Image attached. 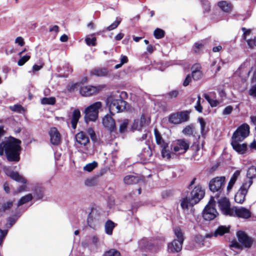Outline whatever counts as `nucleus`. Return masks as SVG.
I'll use <instances>...</instances> for the list:
<instances>
[{
    "instance_id": "nucleus-2",
    "label": "nucleus",
    "mask_w": 256,
    "mask_h": 256,
    "mask_svg": "<svg viewBox=\"0 0 256 256\" xmlns=\"http://www.w3.org/2000/svg\"><path fill=\"white\" fill-rule=\"evenodd\" d=\"M107 102L109 104L110 112L112 115L122 112L126 108V102L122 100L118 92L115 96H110Z\"/></svg>"
},
{
    "instance_id": "nucleus-24",
    "label": "nucleus",
    "mask_w": 256,
    "mask_h": 256,
    "mask_svg": "<svg viewBox=\"0 0 256 256\" xmlns=\"http://www.w3.org/2000/svg\"><path fill=\"white\" fill-rule=\"evenodd\" d=\"M200 66L198 64H194L192 68V77L195 80H200L202 76V73L200 70Z\"/></svg>"
},
{
    "instance_id": "nucleus-32",
    "label": "nucleus",
    "mask_w": 256,
    "mask_h": 256,
    "mask_svg": "<svg viewBox=\"0 0 256 256\" xmlns=\"http://www.w3.org/2000/svg\"><path fill=\"white\" fill-rule=\"evenodd\" d=\"M114 227L115 224L113 222L110 220H107L104 226L106 233L108 235H112Z\"/></svg>"
},
{
    "instance_id": "nucleus-50",
    "label": "nucleus",
    "mask_w": 256,
    "mask_h": 256,
    "mask_svg": "<svg viewBox=\"0 0 256 256\" xmlns=\"http://www.w3.org/2000/svg\"><path fill=\"white\" fill-rule=\"evenodd\" d=\"M247 44L250 48H253L254 46H256V37H254V38L248 39Z\"/></svg>"
},
{
    "instance_id": "nucleus-31",
    "label": "nucleus",
    "mask_w": 256,
    "mask_h": 256,
    "mask_svg": "<svg viewBox=\"0 0 256 256\" xmlns=\"http://www.w3.org/2000/svg\"><path fill=\"white\" fill-rule=\"evenodd\" d=\"M192 198H185L182 200L180 206L183 209H188L190 206H192L196 204L192 202Z\"/></svg>"
},
{
    "instance_id": "nucleus-28",
    "label": "nucleus",
    "mask_w": 256,
    "mask_h": 256,
    "mask_svg": "<svg viewBox=\"0 0 256 256\" xmlns=\"http://www.w3.org/2000/svg\"><path fill=\"white\" fill-rule=\"evenodd\" d=\"M80 116V113L79 110H75L72 113V117L70 120L72 127L73 129H76L78 122Z\"/></svg>"
},
{
    "instance_id": "nucleus-25",
    "label": "nucleus",
    "mask_w": 256,
    "mask_h": 256,
    "mask_svg": "<svg viewBox=\"0 0 256 256\" xmlns=\"http://www.w3.org/2000/svg\"><path fill=\"white\" fill-rule=\"evenodd\" d=\"M154 134L156 138V141L157 144L159 145L161 148H166L168 146L163 138H162L160 132L156 128L154 130Z\"/></svg>"
},
{
    "instance_id": "nucleus-49",
    "label": "nucleus",
    "mask_w": 256,
    "mask_h": 256,
    "mask_svg": "<svg viewBox=\"0 0 256 256\" xmlns=\"http://www.w3.org/2000/svg\"><path fill=\"white\" fill-rule=\"evenodd\" d=\"M162 155L164 158H166L168 160L171 158V154L168 151L166 150V148H162Z\"/></svg>"
},
{
    "instance_id": "nucleus-47",
    "label": "nucleus",
    "mask_w": 256,
    "mask_h": 256,
    "mask_svg": "<svg viewBox=\"0 0 256 256\" xmlns=\"http://www.w3.org/2000/svg\"><path fill=\"white\" fill-rule=\"evenodd\" d=\"M200 148L198 146H196V151L192 154V158L194 160H198L202 156V154L199 152Z\"/></svg>"
},
{
    "instance_id": "nucleus-29",
    "label": "nucleus",
    "mask_w": 256,
    "mask_h": 256,
    "mask_svg": "<svg viewBox=\"0 0 256 256\" xmlns=\"http://www.w3.org/2000/svg\"><path fill=\"white\" fill-rule=\"evenodd\" d=\"M247 178L244 182H252V179L256 178V168L254 166H250L247 171Z\"/></svg>"
},
{
    "instance_id": "nucleus-42",
    "label": "nucleus",
    "mask_w": 256,
    "mask_h": 256,
    "mask_svg": "<svg viewBox=\"0 0 256 256\" xmlns=\"http://www.w3.org/2000/svg\"><path fill=\"white\" fill-rule=\"evenodd\" d=\"M154 37L157 39L162 38L164 36V32L160 28H157L154 32Z\"/></svg>"
},
{
    "instance_id": "nucleus-5",
    "label": "nucleus",
    "mask_w": 256,
    "mask_h": 256,
    "mask_svg": "<svg viewBox=\"0 0 256 256\" xmlns=\"http://www.w3.org/2000/svg\"><path fill=\"white\" fill-rule=\"evenodd\" d=\"M216 199L218 198V196H212L211 198L208 202V204L206 206L204 209L203 210L202 216L206 220H212L214 219L218 213L216 209L214 207V204L215 203L214 198Z\"/></svg>"
},
{
    "instance_id": "nucleus-55",
    "label": "nucleus",
    "mask_w": 256,
    "mask_h": 256,
    "mask_svg": "<svg viewBox=\"0 0 256 256\" xmlns=\"http://www.w3.org/2000/svg\"><path fill=\"white\" fill-rule=\"evenodd\" d=\"M6 230H2L0 229V246L2 245L3 240L7 234Z\"/></svg>"
},
{
    "instance_id": "nucleus-63",
    "label": "nucleus",
    "mask_w": 256,
    "mask_h": 256,
    "mask_svg": "<svg viewBox=\"0 0 256 256\" xmlns=\"http://www.w3.org/2000/svg\"><path fill=\"white\" fill-rule=\"evenodd\" d=\"M15 42L21 46H24L25 44L24 39L20 36L16 38Z\"/></svg>"
},
{
    "instance_id": "nucleus-43",
    "label": "nucleus",
    "mask_w": 256,
    "mask_h": 256,
    "mask_svg": "<svg viewBox=\"0 0 256 256\" xmlns=\"http://www.w3.org/2000/svg\"><path fill=\"white\" fill-rule=\"evenodd\" d=\"M97 166V163L96 162H93L92 163H90L88 164H87L86 165L84 168V170L86 171H88V172H90L92 171Z\"/></svg>"
},
{
    "instance_id": "nucleus-8",
    "label": "nucleus",
    "mask_w": 256,
    "mask_h": 256,
    "mask_svg": "<svg viewBox=\"0 0 256 256\" xmlns=\"http://www.w3.org/2000/svg\"><path fill=\"white\" fill-rule=\"evenodd\" d=\"M250 133V126L246 124L240 126L234 132L232 140L242 141Z\"/></svg>"
},
{
    "instance_id": "nucleus-34",
    "label": "nucleus",
    "mask_w": 256,
    "mask_h": 256,
    "mask_svg": "<svg viewBox=\"0 0 256 256\" xmlns=\"http://www.w3.org/2000/svg\"><path fill=\"white\" fill-rule=\"evenodd\" d=\"M240 172L239 170L236 171L234 172V173L233 174V175L232 176L228 182V186H227L228 191H229L230 190L232 189V186L236 182L238 178L240 176Z\"/></svg>"
},
{
    "instance_id": "nucleus-45",
    "label": "nucleus",
    "mask_w": 256,
    "mask_h": 256,
    "mask_svg": "<svg viewBox=\"0 0 256 256\" xmlns=\"http://www.w3.org/2000/svg\"><path fill=\"white\" fill-rule=\"evenodd\" d=\"M142 126L140 124L139 120H135L133 122L132 125V128L133 130H140L142 129Z\"/></svg>"
},
{
    "instance_id": "nucleus-62",
    "label": "nucleus",
    "mask_w": 256,
    "mask_h": 256,
    "mask_svg": "<svg viewBox=\"0 0 256 256\" xmlns=\"http://www.w3.org/2000/svg\"><path fill=\"white\" fill-rule=\"evenodd\" d=\"M248 94L252 96H256V85L252 86L250 89Z\"/></svg>"
},
{
    "instance_id": "nucleus-37",
    "label": "nucleus",
    "mask_w": 256,
    "mask_h": 256,
    "mask_svg": "<svg viewBox=\"0 0 256 256\" xmlns=\"http://www.w3.org/2000/svg\"><path fill=\"white\" fill-rule=\"evenodd\" d=\"M118 122L120 123L119 128L120 132L121 133L124 132L128 124V119L118 120Z\"/></svg>"
},
{
    "instance_id": "nucleus-64",
    "label": "nucleus",
    "mask_w": 256,
    "mask_h": 256,
    "mask_svg": "<svg viewBox=\"0 0 256 256\" xmlns=\"http://www.w3.org/2000/svg\"><path fill=\"white\" fill-rule=\"evenodd\" d=\"M191 80H192V78H191L190 75L188 74L186 76V78L183 82L184 86H188L189 84L190 83V82H191Z\"/></svg>"
},
{
    "instance_id": "nucleus-13",
    "label": "nucleus",
    "mask_w": 256,
    "mask_h": 256,
    "mask_svg": "<svg viewBox=\"0 0 256 256\" xmlns=\"http://www.w3.org/2000/svg\"><path fill=\"white\" fill-rule=\"evenodd\" d=\"M189 118V112L188 111H184L172 114L168 120L172 124H179L188 121Z\"/></svg>"
},
{
    "instance_id": "nucleus-30",
    "label": "nucleus",
    "mask_w": 256,
    "mask_h": 256,
    "mask_svg": "<svg viewBox=\"0 0 256 256\" xmlns=\"http://www.w3.org/2000/svg\"><path fill=\"white\" fill-rule=\"evenodd\" d=\"M34 195L37 200L42 199L44 196V188L40 186H36L34 190Z\"/></svg>"
},
{
    "instance_id": "nucleus-40",
    "label": "nucleus",
    "mask_w": 256,
    "mask_h": 256,
    "mask_svg": "<svg viewBox=\"0 0 256 256\" xmlns=\"http://www.w3.org/2000/svg\"><path fill=\"white\" fill-rule=\"evenodd\" d=\"M194 132V127L192 125L188 126L182 130V133L188 136L192 135Z\"/></svg>"
},
{
    "instance_id": "nucleus-26",
    "label": "nucleus",
    "mask_w": 256,
    "mask_h": 256,
    "mask_svg": "<svg viewBox=\"0 0 256 256\" xmlns=\"http://www.w3.org/2000/svg\"><path fill=\"white\" fill-rule=\"evenodd\" d=\"M218 6L223 12H231L232 8V4L225 0L219 2L218 3Z\"/></svg>"
},
{
    "instance_id": "nucleus-38",
    "label": "nucleus",
    "mask_w": 256,
    "mask_h": 256,
    "mask_svg": "<svg viewBox=\"0 0 256 256\" xmlns=\"http://www.w3.org/2000/svg\"><path fill=\"white\" fill-rule=\"evenodd\" d=\"M103 256H121L120 253L118 250L112 248L105 252Z\"/></svg>"
},
{
    "instance_id": "nucleus-51",
    "label": "nucleus",
    "mask_w": 256,
    "mask_h": 256,
    "mask_svg": "<svg viewBox=\"0 0 256 256\" xmlns=\"http://www.w3.org/2000/svg\"><path fill=\"white\" fill-rule=\"evenodd\" d=\"M84 184L87 186H92L96 184V181L95 178H88L85 180Z\"/></svg>"
},
{
    "instance_id": "nucleus-20",
    "label": "nucleus",
    "mask_w": 256,
    "mask_h": 256,
    "mask_svg": "<svg viewBox=\"0 0 256 256\" xmlns=\"http://www.w3.org/2000/svg\"><path fill=\"white\" fill-rule=\"evenodd\" d=\"M230 226H219L214 231V232L210 234H206V238H211L212 236L217 237L218 236H222L225 234L228 233L230 232Z\"/></svg>"
},
{
    "instance_id": "nucleus-39",
    "label": "nucleus",
    "mask_w": 256,
    "mask_h": 256,
    "mask_svg": "<svg viewBox=\"0 0 256 256\" xmlns=\"http://www.w3.org/2000/svg\"><path fill=\"white\" fill-rule=\"evenodd\" d=\"M55 103L56 98L54 97H44L41 99V104H54Z\"/></svg>"
},
{
    "instance_id": "nucleus-53",
    "label": "nucleus",
    "mask_w": 256,
    "mask_h": 256,
    "mask_svg": "<svg viewBox=\"0 0 256 256\" xmlns=\"http://www.w3.org/2000/svg\"><path fill=\"white\" fill-rule=\"evenodd\" d=\"M11 109L14 112H21L22 111L24 110V108L20 104H14Z\"/></svg>"
},
{
    "instance_id": "nucleus-59",
    "label": "nucleus",
    "mask_w": 256,
    "mask_h": 256,
    "mask_svg": "<svg viewBox=\"0 0 256 256\" xmlns=\"http://www.w3.org/2000/svg\"><path fill=\"white\" fill-rule=\"evenodd\" d=\"M178 94V90H174L168 93L167 95L169 96V98H176Z\"/></svg>"
},
{
    "instance_id": "nucleus-11",
    "label": "nucleus",
    "mask_w": 256,
    "mask_h": 256,
    "mask_svg": "<svg viewBox=\"0 0 256 256\" xmlns=\"http://www.w3.org/2000/svg\"><path fill=\"white\" fill-rule=\"evenodd\" d=\"M252 182L250 180L249 182H244L240 188L239 190L236 194L234 196V200L236 202L242 204L245 200V197L246 195L248 190L250 186L252 184Z\"/></svg>"
},
{
    "instance_id": "nucleus-44",
    "label": "nucleus",
    "mask_w": 256,
    "mask_h": 256,
    "mask_svg": "<svg viewBox=\"0 0 256 256\" xmlns=\"http://www.w3.org/2000/svg\"><path fill=\"white\" fill-rule=\"evenodd\" d=\"M30 58V56L26 55L22 56L18 62V64L19 66H23Z\"/></svg>"
},
{
    "instance_id": "nucleus-19",
    "label": "nucleus",
    "mask_w": 256,
    "mask_h": 256,
    "mask_svg": "<svg viewBox=\"0 0 256 256\" xmlns=\"http://www.w3.org/2000/svg\"><path fill=\"white\" fill-rule=\"evenodd\" d=\"M6 174L10 176L12 180L24 184H26L27 180L22 176H20L17 172H14L9 169L6 170Z\"/></svg>"
},
{
    "instance_id": "nucleus-52",
    "label": "nucleus",
    "mask_w": 256,
    "mask_h": 256,
    "mask_svg": "<svg viewBox=\"0 0 256 256\" xmlns=\"http://www.w3.org/2000/svg\"><path fill=\"white\" fill-rule=\"evenodd\" d=\"M86 44L88 46H94L96 44V38L95 37H93L92 38H86Z\"/></svg>"
},
{
    "instance_id": "nucleus-60",
    "label": "nucleus",
    "mask_w": 256,
    "mask_h": 256,
    "mask_svg": "<svg viewBox=\"0 0 256 256\" xmlns=\"http://www.w3.org/2000/svg\"><path fill=\"white\" fill-rule=\"evenodd\" d=\"M242 30L244 32L243 36H242L243 38H244V40H246L247 42V40H246V36H247V35H248L250 34V30H246L245 28H242Z\"/></svg>"
},
{
    "instance_id": "nucleus-6",
    "label": "nucleus",
    "mask_w": 256,
    "mask_h": 256,
    "mask_svg": "<svg viewBox=\"0 0 256 256\" xmlns=\"http://www.w3.org/2000/svg\"><path fill=\"white\" fill-rule=\"evenodd\" d=\"M224 176H218L212 178L209 182V188L211 191L220 194L225 186Z\"/></svg>"
},
{
    "instance_id": "nucleus-35",
    "label": "nucleus",
    "mask_w": 256,
    "mask_h": 256,
    "mask_svg": "<svg viewBox=\"0 0 256 256\" xmlns=\"http://www.w3.org/2000/svg\"><path fill=\"white\" fill-rule=\"evenodd\" d=\"M33 198L32 194H28L22 196L18 202V206L23 205L30 201Z\"/></svg>"
},
{
    "instance_id": "nucleus-23",
    "label": "nucleus",
    "mask_w": 256,
    "mask_h": 256,
    "mask_svg": "<svg viewBox=\"0 0 256 256\" xmlns=\"http://www.w3.org/2000/svg\"><path fill=\"white\" fill-rule=\"evenodd\" d=\"M76 140L78 143L86 146L89 142V138L84 132H80L76 135Z\"/></svg>"
},
{
    "instance_id": "nucleus-18",
    "label": "nucleus",
    "mask_w": 256,
    "mask_h": 256,
    "mask_svg": "<svg viewBox=\"0 0 256 256\" xmlns=\"http://www.w3.org/2000/svg\"><path fill=\"white\" fill-rule=\"evenodd\" d=\"M50 136V141L52 144L58 146L61 142L60 134L55 127L51 128L48 132Z\"/></svg>"
},
{
    "instance_id": "nucleus-33",
    "label": "nucleus",
    "mask_w": 256,
    "mask_h": 256,
    "mask_svg": "<svg viewBox=\"0 0 256 256\" xmlns=\"http://www.w3.org/2000/svg\"><path fill=\"white\" fill-rule=\"evenodd\" d=\"M138 178L136 176L132 175H128L124 178V181L126 184H132L138 183Z\"/></svg>"
},
{
    "instance_id": "nucleus-4",
    "label": "nucleus",
    "mask_w": 256,
    "mask_h": 256,
    "mask_svg": "<svg viewBox=\"0 0 256 256\" xmlns=\"http://www.w3.org/2000/svg\"><path fill=\"white\" fill-rule=\"evenodd\" d=\"M100 102H96L87 107L84 110V119L86 123L94 122L98 118V110L102 108Z\"/></svg>"
},
{
    "instance_id": "nucleus-14",
    "label": "nucleus",
    "mask_w": 256,
    "mask_h": 256,
    "mask_svg": "<svg viewBox=\"0 0 256 256\" xmlns=\"http://www.w3.org/2000/svg\"><path fill=\"white\" fill-rule=\"evenodd\" d=\"M204 191L200 186L198 185L191 192L190 198H192V203L196 204L204 196Z\"/></svg>"
},
{
    "instance_id": "nucleus-27",
    "label": "nucleus",
    "mask_w": 256,
    "mask_h": 256,
    "mask_svg": "<svg viewBox=\"0 0 256 256\" xmlns=\"http://www.w3.org/2000/svg\"><path fill=\"white\" fill-rule=\"evenodd\" d=\"M108 74V70L106 68H96L92 70L90 72L92 75L97 76H104Z\"/></svg>"
},
{
    "instance_id": "nucleus-46",
    "label": "nucleus",
    "mask_w": 256,
    "mask_h": 256,
    "mask_svg": "<svg viewBox=\"0 0 256 256\" xmlns=\"http://www.w3.org/2000/svg\"><path fill=\"white\" fill-rule=\"evenodd\" d=\"M150 121V119L148 117H146L144 115H142L140 117L139 122L140 124L142 126V127L146 124H148Z\"/></svg>"
},
{
    "instance_id": "nucleus-9",
    "label": "nucleus",
    "mask_w": 256,
    "mask_h": 256,
    "mask_svg": "<svg viewBox=\"0 0 256 256\" xmlns=\"http://www.w3.org/2000/svg\"><path fill=\"white\" fill-rule=\"evenodd\" d=\"M250 133V126L246 124L240 126L234 132L232 140L242 141Z\"/></svg>"
},
{
    "instance_id": "nucleus-3",
    "label": "nucleus",
    "mask_w": 256,
    "mask_h": 256,
    "mask_svg": "<svg viewBox=\"0 0 256 256\" xmlns=\"http://www.w3.org/2000/svg\"><path fill=\"white\" fill-rule=\"evenodd\" d=\"M174 233L177 239H174L168 244V252L172 253L178 252L182 250L184 240V234L180 228H176Z\"/></svg>"
},
{
    "instance_id": "nucleus-21",
    "label": "nucleus",
    "mask_w": 256,
    "mask_h": 256,
    "mask_svg": "<svg viewBox=\"0 0 256 256\" xmlns=\"http://www.w3.org/2000/svg\"><path fill=\"white\" fill-rule=\"evenodd\" d=\"M102 124L106 128H107L111 132L116 129L114 120L108 114L105 116L103 118Z\"/></svg>"
},
{
    "instance_id": "nucleus-12",
    "label": "nucleus",
    "mask_w": 256,
    "mask_h": 256,
    "mask_svg": "<svg viewBox=\"0 0 256 256\" xmlns=\"http://www.w3.org/2000/svg\"><path fill=\"white\" fill-rule=\"evenodd\" d=\"M190 143L184 139H180L172 145V150L176 154H183L189 148Z\"/></svg>"
},
{
    "instance_id": "nucleus-15",
    "label": "nucleus",
    "mask_w": 256,
    "mask_h": 256,
    "mask_svg": "<svg viewBox=\"0 0 256 256\" xmlns=\"http://www.w3.org/2000/svg\"><path fill=\"white\" fill-rule=\"evenodd\" d=\"M239 242L245 248H250L253 243V240L249 237L244 232L239 231L237 232Z\"/></svg>"
},
{
    "instance_id": "nucleus-54",
    "label": "nucleus",
    "mask_w": 256,
    "mask_h": 256,
    "mask_svg": "<svg viewBox=\"0 0 256 256\" xmlns=\"http://www.w3.org/2000/svg\"><path fill=\"white\" fill-rule=\"evenodd\" d=\"M27 190V186H26V184H24L22 186H20L18 188L17 190L16 191V193H21L22 192H24Z\"/></svg>"
},
{
    "instance_id": "nucleus-41",
    "label": "nucleus",
    "mask_w": 256,
    "mask_h": 256,
    "mask_svg": "<svg viewBox=\"0 0 256 256\" xmlns=\"http://www.w3.org/2000/svg\"><path fill=\"white\" fill-rule=\"evenodd\" d=\"M121 22L120 18H117L116 20L106 28V30L110 31L116 28Z\"/></svg>"
},
{
    "instance_id": "nucleus-57",
    "label": "nucleus",
    "mask_w": 256,
    "mask_h": 256,
    "mask_svg": "<svg viewBox=\"0 0 256 256\" xmlns=\"http://www.w3.org/2000/svg\"><path fill=\"white\" fill-rule=\"evenodd\" d=\"M88 134L90 136L91 139L94 141L96 140V136L92 128H88L87 130Z\"/></svg>"
},
{
    "instance_id": "nucleus-61",
    "label": "nucleus",
    "mask_w": 256,
    "mask_h": 256,
    "mask_svg": "<svg viewBox=\"0 0 256 256\" xmlns=\"http://www.w3.org/2000/svg\"><path fill=\"white\" fill-rule=\"evenodd\" d=\"M72 71V70L69 64H65V77L67 76L70 73H71Z\"/></svg>"
},
{
    "instance_id": "nucleus-17",
    "label": "nucleus",
    "mask_w": 256,
    "mask_h": 256,
    "mask_svg": "<svg viewBox=\"0 0 256 256\" xmlns=\"http://www.w3.org/2000/svg\"><path fill=\"white\" fill-rule=\"evenodd\" d=\"M102 89V87L94 86H82L80 89V94L84 96H89L98 92Z\"/></svg>"
},
{
    "instance_id": "nucleus-58",
    "label": "nucleus",
    "mask_w": 256,
    "mask_h": 256,
    "mask_svg": "<svg viewBox=\"0 0 256 256\" xmlns=\"http://www.w3.org/2000/svg\"><path fill=\"white\" fill-rule=\"evenodd\" d=\"M78 84H72L68 86L67 90L70 92H73L78 88Z\"/></svg>"
},
{
    "instance_id": "nucleus-1",
    "label": "nucleus",
    "mask_w": 256,
    "mask_h": 256,
    "mask_svg": "<svg viewBox=\"0 0 256 256\" xmlns=\"http://www.w3.org/2000/svg\"><path fill=\"white\" fill-rule=\"evenodd\" d=\"M21 140L12 136L0 143V156L4 153L6 160L10 162H17L20 160L22 150Z\"/></svg>"
},
{
    "instance_id": "nucleus-7",
    "label": "nucleus",
    "mask_w": 256,
    "mask_h": 256,
    "mask_svg": "<svg viewBox=\"0 0 256 256\" xmlns=\"http://www.w3.org/2000/svg\"><path fill=\"white\" fill-rule=\"evenodd\" d=\"M250 133V126L246 124L240 126L234 132L232 140L242 141Z\"/></svg>"
},
{
    "instance_id": "nucleus-16",
    "label": "nucleus",
    "mask_w": 256,
    "mask_h": 256,
    "mask_svg": "<svg viewBox=\"0 0 256 256\" xmlns=\"http://www.w3.org/2000/svg\"><path fill=\"white\" fill-rule=\"evenodd\" d=\"M218 206L222 212L226 216H230L232 208L230 207V202L228 198L224 197L218 201Z\"/></svg>"
},
{
    "instance_id": "nucleus-56",
    "label": "nucleus",
    "mask_w": 256,
    "mask_h": 256,
    "mask_svg": "<svg viewBox=\"0 0 256 256\" xmlns=\"http://www.w3.org/2000/svg\"><path fill=\"white\" fill-rule=\"evenodd\" d=\"M232 110H233V108H232V106H227L224 110L223 112H222V114L224 115L230 114L232 113Z\"/></svg>"
},
{
    "instance_id": "nucleus-10",
    "label": "nucleus",
    "mask_w": 256,
    "mask_h": 256,
    "mask_svg": "<svg viewBox=\"0 0 256 256\" xmlns=\"http://www.w3.org/2000/svg\"><path fill=\"white\" fill-rule=\"evenodd\" d=\"M230 216H236L243 219H248L252 216V212L249 209L242 206H233L231 208Z\"/></svg>"
},
{
    "instance_id": "nucleus-22",
    "label": "nucleus",
    "mask_w": 256,
    "mask_h": 256,
    "mask_svg": "<svg viewBox=\"0 0 256 256\" xmlns=\"http://www.w3.org/2000/svg\"><path fill=\"white\" fill-rule=\"evenodd\" d=\"M241 141L232 140L231 144L232 148L238 152L240 154H244L247 149V145L246 144H240Z\"/></svg>"
},
{
    "instance_id": "nucleus-36",
    "label": "nucleus",
    "mask_w": 256,
    "mask_h": 256,
    "mask_svg": "<svg viewBox=\"0 0 256 256\" xmlns=\"http://www.w3.org/2000/svg\"><path fill=\"white\" fill-rule=\"evenodd\" d=\"M13 206V202L8 201L2 204H0V216H2V213L6 210H10Z\"/></svg>"
},
{
    "instance_id": "nucleus-48",
    "label": "nucleus",
    "mask_w": 256,
    "mask_h": 256,
    "mask_svg": "<svg viewBox=\"0 0 256 256\" xmlns=\"http://www.w3.org/2000/svg\"><path fill=\"white\" fill-rule=\"evenodd\" d=\"M142 155L145 158L150 157L152 155V150L149 146H147V147L144 148V152H142Z\"/></svg>"
}]
</instances>
